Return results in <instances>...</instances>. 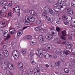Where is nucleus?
Returning a JSON list of instances; mask_svg holds the SVG:
<instances>
[{
  "label": "nucleus",
  "instance_id": "nucleus-1",
  "mask_svg": "<svg viewBox=\"0 0 75 75\" xmlns=\"http://www.w3.org/2000/svg\"><path fill=\"white\" fill-rule=\"evenodd\" d=\"M62 35H61L59 33L58 34L59 37L62 40H66V38H65V36H67V32L66 30H63L62 31Z\"/></svg>",
  "mask_w": 75,
  "mask_h": 75
},
{
  "label": "nucleus",
  "instance_id": "nucleus-2",
  "mask_svg": "<svg viewBox=\"0 0 75 75\" xmlns=\"http://www.w3.org/2000/svg\"><path fill=\"white\" fill-rule=\"evenodd\" d=\"M0 63L1 64V67L3 70H6L7 69V67L6 65V62L0 61Z\"/></svg>",
  "mask_w": 75,
  "mask_h": 75
},
{
  "label": "nucleus",
  "instance_id": "nucleus-3",
  "mask_svg": "<svg viewBox=\"0 0 75 75\" xmlns=\"http://www.w3.org/2000/svg\"><path fill=\"white\" fill-rule=\"evenodd\" d=\"M28 21L29 22H34L35 21V18L32 16H31L30 17H28V18H27Z\"/></svg>",
  "mask_w": 75,
  "mask_h": 75
},
{
  "label": "nucleus",
  "instance_id": "nucleus-4",
  "mask_svg": "<svg viewBox=\"0 0 75 75\" xmlns=\"http://www.w3.org/2000/svg\"><path fill=\"white\" fill-rule=\"evenodd\" d=\"M3 35L5 37H7L5 39V41L8 40L9 38H10V35L8 34H7L6 33L4 32Z\"/></svg>",
  "mask_w": 75,
  "mask_h": 75
},
{
  "label": "nucleus",
  "instance_id": "nucleus-5",
  "mask_svg": "<svg viewBox=\"0 0 75 75\" xmlns=\"http://www.w3.org/2000/svg\"><path fill=\"white\" fill-rule=\"evenodd\" d=\"M36 24L38 25H39V26H44V24L42 23V21L40 20L36 21Z\"/></svg>",
  "mask_w": 75,
  "mask_h": 75
},
{
  "label": "nucleus",
  "instance_id": "nucleus-6",
  "mask_svg": "<svg viewBox=\"0 0 75 75\" xmlns=\"http://www.w3.org/2000/svg\"><path fill=\"white\" fill-rule=\"evenodd\" d=\"M54 10L55 12L58 13L61 10V7L59 6H57V7L54 8Z\"/></svg>",
  "mask_w": 75,
  "mask_h": 75
},
{
  "label": "nucleus",
  "instance_id": "nucleus-7",
  "mask_svg": "<svg viewBox=\"0 0 75 75\" xmlns=\"http://www.w3.org/2000/svg\"><path fill=\"white\" fill-rule=\"evenodd\" d=\"M23 64L21 62H19L17 66V67L18 69H23Z\"/></svg>",
  "mask_w": 75,
  "mask_h": 75
},
{
  "label": "nucleus",
  "instance_id": "nucleus-8",
  "mask_svg": "<svg viewBox=\"0 0 75 75\" xmlns=\"http://www.w3.org/2000/svg\"><path fill=\"white\" fill-rule=\"evenodd\" d=\"M29 13L34 17H35V16H37V13H35V12L33 10H30L29 11Z\"/></svg>",
  "mask_w": 75,
  "mask_h": 75
},
{
  "label": "nucleus",
  "instance_id": "nucleus-9",
  "mask_svg": "<svg viewBox=\"0 0 75 75\" xmlns=\"http://www.w3.org/2000/svg\"><path fill=\"white\" fill-rule=\"evenodd\" d=\"M3 54L5 58H7L8 56V52L6 50L4 51Z\"/></svg>",
  "mask_w": 75,
  "mask_h": 75
},
{
  "label": "nucleus",
  "instance_id": "nucleus-10",
  "mask_svg": "<svg viewBox=\"0 0 75 75\" xmlns=\"http://www.w3.org/2000/svg\"><path fill=\"white\" fill-rule=\"evenodd\" d=\"M13 9L14 10L15 12H18V11H20V7L18 6H17L15 8H13Z\"/></svg>",
  "mask_w": 75,
  "mask_h": 75
},
{
  "label": "nucleus",
  "instance_id": "nucleus-11",
  "mask_svg": "<svg viewBox=\"0 0 75 75\" xmlns=\"http://www.w3.org/2000/svg\"><path fill=\"white\" fill-rule=\"evenodd\" d=\"M46 49L47 50H51L52 49V46L51 45H47L46 47Z\"/></svg>",
  "mask_w": 75,
  "mask_h": 75
},
{
  "label": "nucleus",
  "instance_id": "nucleus-12",
  "mask_svg": "<svg viewBox=\"0 0 75 75\" xmlns=\"http://www.w3.org/2000/svg\"><path fill=\"white\" fill-rule=\"evenodd\" d=\"M39 40L40 42H42L44 41V39L42 36H40L39 37Z\"/></svg>",
  "mask_w": 75,
  "mask_h": 75
},
{
  "label": "nucleus",
  "instance_id": "nucleus-13",
  "mask_svg": "<svg viewBox=\"0 0 75 75\" xmlns=\"http://www.w3.org/2000/svg\"><path fill=\"white\" fill-rule=\"evenodd\" d=\"M51 55H50L48 53H47L46 54L44 55V57L46 59H48L49 58H51Z\"/></svg>",
  "mask_w": 75,
  "mask_h": 75
},
{
  "label": "nucleus",
  "instance_id": "nucleus-14",
  "mask_svg": "<svg viewBox=\"0 0 75 75\" xmlns=\"http://www.w3.org/2000/svg\"><path fill=\"white\" fill-rule=\"evenodd\" d=\"M72 17L70 16H68L66 18V21H71L72 20Z\"/></svg>",
  "mask_w": 75,
  "mask_h": 75
},
{
  "label": "nucleus",
  "instance_id": "nucleus-15",
  "mask_svg": "<svg viewBox=\"0 0 75 75\" xmlns=\"http://www.w3.org/2000/svg\"><path fill=\"white\" fill-rule=\"evenodd\" d=\"M67 48H68L69 49H70L71 48V47H72V45L71 44H68L66 45Z\"/></svg>",
  "mask_w": 75,
  "mask_h": 75
},
{
  "label": "nucleus",
  "instance_id": "nucleus-16",
  "mask_svg": "<svg viewBox=\"0 0 75 75\" xmlns=\"http://www.w3.org/2000/svg\"><path fill=\"white\" fill-rule=\"evenodd\" d=\"M65 4H66L67 6H68L70 4V1L69 0H66L65 1Z\"/></svg>",
  "mask_w": 75,
  "mask_h": 75
},
{
  "label": "nucleus",
  "instance_id": "nucleus-17",
  "mask_svg": "<svg viewBox=\"0 0 75 75\" xmlns=\"http://www.w3.org/2000/svg\"><path fill=\"white\" fill-rule=\"evenodd\" d=\"M67 18V15H66V14H64L63 15L62 18L63 20H64V21H66Z\"/></svg>",
  "mask_w": 75,
  "mask_h": 75
},
{
  "label": "nucleus",
  "instance_id": "nucleus-18",
  "mask_svg": "<svg viewBox=\"0 0 75 75\" xmlns=\"http://www.w3.org/2000/svg\"><path fill=\"white\" fill-rule=\"evenodd\" d=\"M50 13L52 16H55V13L52 9H50Z\"/></svg>",
  "mask_w": 75,
  "mask_h": 75
},
{
  "label": "nucleus",
  "instance_id": "nucleus-19",
  "mask_svg": "<svg viewBox=\"0 0 75 75\" xmlns=\"http://www.w3.org/2000/svg\"><path fill=\"white\" fill-rule=\"evenodd\" d=\"M41 29V26H40L38 27H36L35 29V31H38L40 30Z\"/></svg>",
  "mask_w": 75,
  "mask_h": 75
},
{
  "label": "nucleus",
  "instance_id": "nucleus-20",
  "mask_svg": "<svg viewBox=\"0 0 75 75\" xmlns=\"http://www.w3.org/2000/svg\"><path fill=\"white\" fill-rule=\"evenodd\" d=\"M64 71L65 73H66L67 74H68L69 72V69L67 68H65L64 70Z\"/></svg>",
  "mask_w": 75,
  "mask_h": 75
},
{
  "label": "nucleus",
  "instance_id": "nucleus-21",
  "mask_svg": "<svg viewBox=\"0 0 75 75\" xmlns=\"http://www.w3.org/2000/svg\"><path fill=\"white\" fill-rule=\"evenodd\" d=\"M66 59V57L64 56L62 57L61 59H60V60L62 61V62H64Z\"/></svg>",
  "mask_w": 75,
  "mask_h": 75
},
{
  "label": "nucleus",
  "instance_id": "nucleus-22",
  "mask_svg": "<svg viewBox=\"0 0 75 75\" xmlns=\"http://www.w3.org/2000/svg\"><path fill=\"white\" fill-rule=\"evenodd\" d=\"M58 3L57 2H55L53 3V5H54V6L55 7H57V6H58Z\"/></svg>",
  "mask_w": 75,
  "mask_h": 75
},
{
  "label": "nucleus",
  "instance_id": "nucleus-23",
  "mask_svg": "<svg viewBox=\"0 0 75 75\" xmlns=\"http://www.w3.org/2000/svg\"><path fill=\"white\" fill-rule=\"evenodd\" d=\"M44 9L45 11H47L48 10H50L48 6H45L44 7Z\"/></svg>",
  "mask_w": 75,
  "mask_h": 75
},
{
  "label": "nucleus",
  "instance_id": "nucleus-24",
  "mask_svg": "<svg viewBox=\"0 0 75 75\" xmlns=\"http://www.w3.org/2000/svg\"><path fill=\"white\" fill-rule=\"evenodd\" d=\"M16 33H17V31L16 30H13L10 32V33L11 35H13V34H14V33L16 34Z\"/></svg>",
  "mask_w": 75,
  "mask_h": 75
},
{
  "label": "nucleus",
  "instance_id": "nucleus-25",
  "mask_svg": "<svg viewBox=\"0 0 75 75\" xmlns=\"http://www.w3.org/2000/svg\"><path fill=\"white\" fill-rule=\"evenodd\" d=\"M34 73L35 74L36 73H38L39 72H40V71H39V70H38V69H35L34 70Z\"/></svg>",
  "mask_w": 75,
  "mask_h": 75
},
{
  "label": "nucleus",
  "instance_id": "nucleus-26",
  "mask_svg": "<svg viewBox=\"0 0 75 75\" xmlns=\"http://www.w3.org/2000/svg\"><path fill=\"white\" fill-rule=\"evenodd\" d=\"M68 12H69V14H71V15L72 14L74 13L73 10H71V9Z\"/></svg>",
  "mask_w": 75,
  "mask_h": 75
},
{
  "label": "nucleus",
  "instance_id": "nucleus-27",
  "mask_svg": "<svg viewBox=\"0 0 75 75\" xmlns=\"http://www.w3.org/2000/svg\"><path fill=\"white\" fill-rule=\"evenodd\" d=\"M64 54L65 55H69V52L67 51H66L64 52Z\"/></svg>",
  "mask_w": 75,
  "mask_h": 75
},
{
  "label": "nucleus",
  "instance_id": "nucleus-28",
  "mask_svg": "<svg viewBox=\"0 0 75 75\" xmlns=\"http://www.w3.org/2000/svg\"><path fill=\"white\" fill-rule=\"evenodd\" d=\"M53 21V20L52 18H49V21H48V23H51Z\"/></svg>",
  "mask_w": 75,
  "mask_h": 75
},
{
  "label": "nucleus",
  "instance_id": "nucleus-29",
  "mask_svg": "<svg viewBox=\"0 0 75 75\" xmlns=\"http://www.w3.org/2000/svg\"><path fill=\"white\" fill-rule=\"evenodd\" d=\"M26 39L27 40H30L31 38L32 37L30 35H28V36H26Z\"/></svg>",
  "mask_w": 75,
  "mask_h": 75
},
{
  "label": "nucleus",
  "instance_id": "nucleus-30",
  "mask_svg": "<svg viewBox=\"0 0 75 75\" xmlns=\"http://www.w3.org/2000/svg\"><path fill=\"white\" fill-rule=\"evenodd\" d=\"M60 54L61 56H63L64 55V52L62 51L60 52Z\"/></svg>",
  "mask_w": 75,
  "mask_h": 75
},
{
  "label": "nucleus",
  "instance_id": "nucleus-31",
  "mask_svg": "<svg viewBox=\"0 0 75 75\" xmlns=\"http://www.w3.org/2000/svg\"><path fill=\"white\" fill-rule=\"evenodd\" d=\"M29 73L30 75H32V74H33V70L32 69H30Z\"/></svg>",
  "mask_w": 75,
  "mask_h": 75
},
{
  "label": "nucleus",
  "instance_id": "nucleus-32",
  "mask_svg": "<svg viewBox=\"0 0 75 75\" xmlns=\"http://www.w3.org/2000/svg\"><path fill=\"white\" fill-rule=\"evenodd\" d=\"M38 56L40 58H42V53H40V55H38Z\"/></svg>",
  "mask_w": 75,
  "mask_h": 75
},
{
  "label": "nucleus",
  "instance_id": "nucleus-33",
  "mask_svg": "<svg viewBox=\"0 0 75 75\" xmlns=\"http://www.w3.org/2000/svg\"><path fill=\"white\" fill-rule=\"evenodd\" d=\"M71 24L72 25H75V21H71Z\"/></svg>",
  "mask_w": 75,
  "mask_h": 75
},
{
  "label": "nucleus",
  "instance_id": "nucleus-34",
  "mask_svg": "<svg viewBox=\"0 0 75 75\" xmlns=\"http://www.w3.org/2000/svg\"><path fill=\"white\" fill-rule=\"evenodd\" d=\"M59 4H62V0H59L57 2Z\"/></svg>",
  "mask_w": 75,
  "mask_h": 75
},
{
  "label": "nucleus",
  "instance_id": "nucleus-35",
  "mask_svg": "<svg viewBox=\"0 0 75 75\" xmlns=\"http://www.w3.org/2000/svg\"><path fill=\"white\" fill-rule=\"evenodd\" d=\"M3 58H4V56H3V55L0 54V59H3Z\"/></svg>",
  "mask_w": 75,
  "mask_h": 75
},
{
  "label": "nucleus",
  "instance_id": "nucleus-36",
  "mask_svg": "<svg viewBox=\"0 0 75 75\" xmlns=\"http://www.w3.org/2000/svg\"><path fill=\"white\" fill-rule=\"evenodd\" d=\"M56 30H57V31L58 32V33H59V31H60V28H56Z\"/></svg>",
  "mask_w": 75,
  "mask_h": 75
},
{
  "label": "nucleus",
  "instance_id": "nucleus-37",
  "mask_svg": "<svg viewBox=\"0 0 75 75\" xmlns=\"http://www.w3.org/2000/svg\"><path fill=\"white\" fill-rule=\"evenodd\" d=\"M53 58L54 59H57V56L56 55L54 54L53 56Z\"/></svg>",
  "mask_w": 75,
  "mask_h": 75
},
{
  "label": "nucleus",
  "instance_id": "nucleus-38",
  "mask_svg": "<svg viewBox=\"0 0 75 75\" xmlns=\"http://www.w3.org/2000/svg\"><path fill=\"white\" fill-rule=\"evenodd\" d=\"M50 37L49 35H46L45 36V38L47 39V40H50Z\"/></svg>",
  "mask_w": 75,
  "mask_h": 75
},
{
  "label": "nucleus",
  "instance_id": "nucleus-39",
  "mask_svg": "<svg viewBox=\"0 0 75 75\" xmlns=\"http://www.w3.org/2000/svg\"><path fill=\"white\" fill-rule=\"evenodd\" d=\"M17 35L18 36H20V35H22V34L20 32H18L17 33Z\"/></svg>",
  "mask_w": 75,
  "mask_h": 75
},
{
  "label": "nucleus",
  "instance_id": "nucleus-40",
  "mask_svg": "<svg viewBox=\"0 0 75 75\" xmlns=\"http://www.w3.org/2000/svg\"><path fill=\"white\" fill-rule=\"evenodd\" d=\"M2 5H4V6H6L7 4V3H6V1H4L2 3Z\"/></svg>",
  "mask_w": 75,
  "mask_h": 75
},
{
  "label": "nucleus",
  "instance_id": "nucleus-41",
  "mask_svg": "<svg viewBox=\"0 0 75 75\" xmlns=\"http://www.w3.org/2000/svg\"><path fill=\"white\" fill-rule=\"evenodd\" d=\"M4 6H5L4 7V8H2L3 9H4V8H5V10H6V8H8V5H5Z\"/></svg>",
  "mask_w": 75,
  "mask_h": 75
},
{
  "label": "nucleus",
  "instance_id": "nucleus-42",
  "mask_svg": "<svg viewBox=\"0 0 75 75\" xmlns=\"http://www.w3.org/2000/svg\"><path fill=\"white\" fill-rule=\"evenodd\" d=\"M16 27L18 29V28H21L22 27V26L20 24H19V25L17 26H16Z\"/></svg>",
  "mask_w": 75,
  "mask_h": 75
},
{
  "label": "nucleus",
  "instance_id": "nucleus-43",
  "mask_svg": "<svg viewBox=\"0 0 75 75\" xmlns=\"http://www.w3.org/2000/svg\"><path fill=\"white\" fill-rule=\"evenodd\" d=\"M50 19V18L48 17H47L46 18L45 20L46 21H49V19Z\"/></svg>",
  "mask_w": 75,
  "mask_h": 75
},
{
  "label": "nucleus",
  "instance_id": "nucleus-44",
  "mask_svg": "<svg viewBox=\"0 0 75 75\" xmlns=\"http://www.w3.org/2000/svg\"><path fill=\"white\" fill-rule=\"evenodd\" d=\"M35 42H31L30 43V44L31 45H34L35 44Z\"/></svg>",
  "mask_w": 75,
  "mask_h": 75
},
{
  "label": "nucleus",
  "instance_id": "nucleus-45",
  "mask_svg": "<svg viewBox=\"0 0 75 75\" xmlns=\"http://www.w3.org/2000/svg\"><path fill=\"white\" fill-rule=\"evenodd\" d=\"M50 10H48L47 11H45V13H46V14H48V13H50Z\"/></svg>",
  "mask_w": 75,
  "mask_h": 75
},
{
  "label": "nucleus",
  "instance_id": "nucleus-46",
  "mask_svg": "<svg viewBox=\"0 0 75 75\" xmlns=\"http://www.w3.org/2000/svg\"><path fill=\"white\" fill-rule=\"evenodd\" d=\"M22 53H23V54H25V53H26L25 51L24 50H22Z\"/></svg>",
  "mask_w": 75,
  "mask_h": 75
},
{
  "label": "nucleus",
  "instance_id": "nucleus-47",
  "mask_svg": "<svg viewBox=\"0 0 75 75\" xmlns=\"http://www.w3.org/2000/svg\"><path fill=\"white\" fill-rule=\"evenodd\" d=\"M25 24V25H28V21H25V22L24 23Z\"/></svg>",
  "mask_w": 75,
  "mask_h": 75
},
{
  "label": "nucleus",
  "instance_id": "nucleus-48",
  "mask_svg": "<svg viewBox=\"0 0 75 75\" xmlns=\"http://www.w3.org/2000/svg\"><path fill=\"white\" fill-rule=\"evenodd\" d=\"M3 13L2 12V11H0V16H3Z\"/></svg>",
  "mask_w": 75,
  "mask_h": 75
},
{
  "label": "nucleus",
  "instance_id": "nucleus-49",
  "mask_svg": "<svg viewBox=\"0 0 75 75\" xmlns=\"http://www.w3.org/2000/svg\"><path fill=\"white\" fill-rule=\"evenodd\" d=\"M11 12H9L8 14V17H10V16H11Z\"/></svg>",
  "mask_w": 75,
  "mask_h": 75
},
{
  "label": "nucleus",
  "instance_id": "nucleus-50",
  "mask_svg": "<svg viewBox=\"0 0 75 75\" xmlns=\"http://www.w3.org/2000/svg\"><path fill=\"white\" fill-rule=\"evenodd\" d=\"M55 65L56 66H59V65L57 62L55 63Z\"/></svg>",
  "mask_w": 75,
  "mask_h": 75
},
{
  "label": "nucleus",
  "instance_id": "nucleus-51",
  "mask_svg": "<svg viewBox=\"0 0 75 75\" xmlns=\"http://www.w3.org/2000/svg\"><path fill=\"white\" fill-rule=\"evenodd\" d=\"M34 61V59L32 58L31 59V62H33Z\"/></svg>",
  "mask_w": 75,
  "mask_h": 75
},
{
  "label": "nucleus",
  "instance_id": "nucleus-52",
  "mask_svg": "<svg viewBox=\"0 0 75 75\" xmlns=\"http://www.w3.org/2000/svg\"><path fill=\"white\" fill-rule=\"evenodd\" d=\"M46 14V13H45V12H43L42 14V15L43 16H44Z\"/></svg>",
  "mask_w": 75,
  "mask_h": 75
},
{
  "label": "nucleus",
  "instance_id": "nucleus-53",
  "mask_svg": "<svg viewBox=\"0 0 75 75\" xmlns=\"http://www.w3.org/2000/svg\"><path fill=\"white\" fill-rule=\"evenodd\" d=\"M27 28V27H24L22 29V30H25V28Z\"/></svg>",
  "mask_w": 75,
  "mask_h": 75
},
{
  "label": "nucleus",
  "instance_id": "nucleus-54",
  "mask_svg": "<svg viewBox=\"0 0 75 75\" xmlns=\"http://www.w3.org/2000/svg\"><path fill=\"white\" fill-rule=\"evenodd\" d=\"M4 33H5L6 34H8V31L6 30L5 31Z\"/></svg>",
  "mask_w": 75,
  "mask_h": 75
},
{
  "label": "nucleus",
  "instance_id": "nucleus-55",
  "mask_svg": "<svg viewBox=\"0 0 75 75\" xmlns=\"http://www.w3.org/2000/svg\"><path fill=\"white\" fill-rule=\"evenodd\" d=\"M44 17H45L46 18L48 17V16H47V14H46L44 16Z\"/></svg>",
  "mask_w": 75,
  "mask_h": 75
},
{
  "label": "nucleus",
  "instance_id": "nucleus-56",
  "mask_svg": "<svg viewBox=\"0 0 75 75\" xmlns=\"http://www.w3.org/2000/svg\"><path fill=\"white\" fill-rule=\"evenodd\" d=\"M4 24H5V22H3L2 24V25H4Z\"/></svg>",
  "mask_w": 75,
  "mask_h": 75
},
{
  "label": "nucleus",
  "instance_id": "nucleus-57",
  "mask_svg": "<svg viewBox=\"0 0 75 75\" xmlns=\"http://www.w3.org/2000/svg\"><path fill=\"white\" fill-rule=\"evenodd\" d=\"M16 27H17V26H18L19 25V24H19V23H16Z\"/></svg>",
  "mask_w": 75,
  "mask_h": 75
},
{
  "label": "nucleus",
  "instance_id": "nucleus-58",
  "mask_svg": "<svg viewBox=\"0 0 75 75\" xmlns=\"http://www.w3.org/2000/svg\"><path fill=\"white\" fill-rule=\"evenodd\" d=\"M45 66L47 68H48V67H49V65L47 64H46Z\"/></svg>",
  "mask_w": 75,
  "mask_h": 75
},
{
  "label": "nucleus",
  "instance_id": "nucleus-59",
  "mask_svg": "<svg viewBox=\"0 0 75 75\" xmlns=\"http://www.w3.org/2000/svg\"><path fill=\"white\" fill-rule=\"evenodd\" d=\"M30 57L33 56V53H30Z\"/></svg>",
  "mask_w": 75,
  "mask_h": 75
},
{
  "label": "nucleus",
  "instance_id": "nucleus-60",
  "mask_svg": "<svg viewBox=\"0 0 75 75\" xmlns=\"http://www.w3.org/2000/svg\"><path fill=\"white\" fill-rule=\"evenodd\" d=\"M68 38H69L70 39H72V36H69L68 37Z\"/></svg>",
  "mask_w": 75,
  "mask_h": 75
},
{
  "label": "nucleus",
  "instance_id": "nucleus-61",
  "mask_svg": "<svg viewBox=\"0 0 75 75\" xmlns=\"http://www.w3.org/2000/svg\"><path fill=\"white\" fill-rule=\"evenodd\" d=\"M16 13H18V14H20V11H18V12H16Z\"/></svg>",
  "mask_w": 75,
  "mask_h": 75
},
{
  "label": "nucleus",
  "instance_id": "nucleus-62",
  "mask_svg": "<svg viewBox=\"0 0 75 75\" xmlns=\"http://www.w3.org/2000/svg\"><path fill=\"white\" fill-rule=\"evenodd\" d=\"M74 2L75 3V1H74ZM72 6L73 7H75V4H73L72 5Z\"/></svg>",
  "mask_w": 75,
  "mask_h": 75
},
{
  "label": "nucleus",
  "instance_id": "nucleus-63",
  "mask_svg": "<svg viewBox=\"0 0 75 75\" xmlns=\"http://www.w3.org/2000/svg\"><path fill=\"white\" fill-rule=\"evenodd\" d=\"M52 0H49V3H52Z\"/></svg>",
  "mask_w": 75,
  "mask_h": 75
},
{
  "label": "nucleus",
  "instance_id": "nucleus-64",
  "mask_svg": "<svg viewBox=\"0 0 75 75\" xmlns=\"http://www.w3.org/2000/svg\"><path fill=\"white\" fill-rule=\"evenodd\" d=\"M12 6V4L10 3V4H9V6Z\"/></svg>",
  "mask_w": 75,
  "mask_h": 75
}]
</instances>
